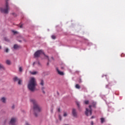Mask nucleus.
I'll list each match as a JSON object with an SVG mask.
<instances>
[{
	"label": "nucleus",
	"instance_id": "obj_22",
	"mask_svg": "<svg viewBox=\"0 0 125 125\" xmlns=\"http://www.w3.org/2000/svg\"><path fill=\"white\" fill-rule=\"evenodd\" d=\"M22 70H23V69H22V67H20L19 68V71H20V72H22Z\"/></svg>",
	"mask_w": 125,
	"mask_h": 125
},
{
	"label": "nucleus",
	"instance_id": "obj_40",
	"mask_svg": "<svg viewBox=\"0 0 125 125\" xmlns=\"http://www.w3.org/2000/svg\"><path fill=\"white\" fill-rule=\"evenodd\" d=\"M35 62H33V66H34V65H35Z\"/></svg>",
	"mask_w": 125,
	"mask_h": 125
},
{
	"label": "nucleus",
	"instance_id": "obj_41",
	"mask_svg": "<svg viewBox=\"0 0 125 125\" xmlns=\"http://www.w3.org/2000/svg\"><path fill=\"white\" fill-rule=\"evenodd\" d=\"M0 49H1V46H0Z\"/></svg>",
	"mask_w": 125,
	"mask_h": 125
},
{
	"label": "nucleus",
	"instance_id": "obj_25",
	"mask_svg": "<svg viewBox=\"0 0 125 125\" xmlns=\"http://www.w3.org/2000/svg\"><path fill=\"white\" fill-rule=\"evenodd\" d=\"M13 33H14V34H17V31H15L14 30L12 31Z\"/></svg>",
	"mask_w": 125,
	"mask_h": 125
},
{
	"label": "nucleus",
	"instance_id": "obj_3",
	"mask_svg": "<svg viewBox=\"0 0 125 125\" xmlns=\"http://www.w3.org/2000/svg\"><path fill=\"white\" fill-rule=\"evenodd\" d=\"M95 106H96V103L93 102L92 103V105H90L89 106V109L86 108V111L85 112L86 116H91V115H92V109H91V107H95Z\"/></svg>",
	"mask_w": 125,
	"mask_h": 125
},
{
	"label": "nucleus",
	"instance_id": "obj_45",
	"mask_svg": "<svg viewBox=\"0 0 125 125\" xmlns=\"http://www.w3.org/2000/svg\"><path fill=\"white\" fill-rule=\"evenodd\" d=\"M121 56H123V55H121Z\"/></svg>",
	"mask_w": 125,
	"mask_h": 125
},
{
	"label": "nucleus",
	"instance_id": "obj_34",
	"mask_svg": "<svg viewBox=\"0 0 125 125\" xmlns=\"http://www.w3.org/2000/svg\"><path fill=\"white\" fill-rule=\"evenodd\" d=\"M42 92H43V93H45V92L44 91V90H42Z\"/></svg>",
	"mask_w": 125,
	"mask_h": 125
},
{
	"label": "nucleus",
	"instance_id": "obj_23",
	"mask_svg": "<svg viewBox=\"0 0 125 125\" xmlns=\"http://www.w3.org/2000/svg\"><path fill=\"white\" fill-rule=\"evenodd\" d=\"M67 113L65 112L64 114H63V117H67Z\"/></svg>",
	"mask_w": 125,
	"mask_h": 125
},
{
	"label": "nucleus",
	"instance_id": "obj_2",
	"mask_svg": "<svg viewBox=\"0 0 125 125\" xmlns=\"http://www.w3.org/2000/svg\"><path fill=\"white\" fill-rule=\"evenodd\" d=\"M30 102L33 104V109L35 113L36 112L39 113L42 111V108L38 104V103H37V101H36V100L31 99Z\"/></svg>",
	"mask_w": 125,
	"mask_h": 125
},
{
	"label": "nucleus",
	"instance_id": "obj_16",
	"mask_svg": "<svg viewBox=\"0 0 125 125\" xmlns=\"http://www.w3.org/2000/svg\"><path fill=\"white\" fill-rule=\"evenodd\" d=\"M75 87L76 88H78V89H80L81 88V86H80V85H79V84H77L75 86Z\"/></svg>",
	"mask_w": 125,
	"mask_h": 125
},
{
	"label": "nucleus",
	"instance_id": "obj_27",
	"mask_svg": "<svg viewBox=\"0 0 125 125\" xmlns=\"http://www.w3.org/2000/svg\"><path fill=\"white\" fill-rule=\"evenodd\" d=\"M42 90H44V87L42 86Z\"/></svg>",
	"mask_w": 125,
	"mask_h": 125
},
{
	"label": "nucleus",
	"instance_id": "obj_43",
	"mask_svg": "<svg viewBox=\"0 0 125 125\" xmlns=\"http://www.w3.org/2000/svg\"><path fill=\"white\" fill-rule=\"evenodd\" d=\"M38 64L40 65V63L39 62H38Z\"/></svg>",
	"mask_w": 125,
	"mask_h": 125
},
{
	"label": "nucleus",
	"instance_id": "obj_1",
	"mask_svg": "<svg viewBox=\"0 0 125 125\" xmlns=\"http://www.w3.org/2000/svg\"><path fill=\"white\" fill-rule=\"evenodd\" d=\"M37 85H38V84L37 83L36 78L34 77L30 78L27 85L28 89H29L30 91H35Z\"/></svg>",
	"mask_w": 125,
	"mask_h": 125
},
{
	"label": "nucleus",
	"instance_id": "obj_35",
	"mask_svg": "<svg viewBox=\"0 0 125 125\" xmlns=\"http://www.w3.org/2000/svg\"><path fill=\"white\" fill-rule=\"evenodd\" d=\"M61 69H62V70H63V69H64V67H61Z\"/></svg>",
	"mask_w": 125,
	"mask_h": 125
},
{
	"label": "nucleus",
	"instance_id": "obj_39",
	"mask_svg": "<svg viewBox=\"0 0 125 125\" xmlns=\"http://www.w3.org/2000/svg\"><path fill=\"white\" fill-rule=\"evenodd\" d=\"M79 83H82V80H81V79L79 81Z\"/></svg>",
	"mask_w": 125,
	"mask_h": 125
},
{
	"label": "nucleus",
	"instance_id": "obj_44",
	"mask_svg": "<svg viewBox=\"0 0 125 125\" xmlns=\"http://www.w3.org/2000/svg\"><path fill=\"white\" fill-rule=\"evenodd\" d=\"M48 64H49V63L48 62V63H47V65H48Z\"/></svg>",
	"mask_w": 125,
	"mask_h": 125
},
{
	"label": "nucleus",
	"instance_id": "obj_32",
	"mask_svg": "<svg viewBox=\"0 0 125 125\" xmlns=\"http://www.w3.org/2000/svg\"><path fill=\"white\" fill-rule=\"evenodd\" d=\"M58 112H60V108H59L58 109Z\"/></svg>",
	"mask_w": 125,
	"mask_h": 125
},
{
	"label": "nucleus",
	"instance_id": "obj_20",
	"mask_svg": "<svg viewBox=\"0 0 125 125\" xmlns=\"http://www.w3.org/2000/svg\"><path fill=\"white\" fill-rule=\"evenodd\" d=\"M52 39H53V40H55L56 39V37L54 35H52Z\"/></svg>",
	"mask_w": 125,
	"mask_h": 125
},
{
	"label": "nucleus",
	"instance_id": "obj_24",
	"mask_svg": "<svg viewBox=\"0 0 125 125\" xmlns=\"http://www.w3.org/2000/svg\"><path fill=\"white\" fill-rule=\"evenodd\" d=\"M59 120H60V121H61V120H62V118L61 117V115H59Z\"/></svg>",
	"mask_w": 125,
	"mask_h": 125
},
{
	"label": "nucleus",
	"instance_id": "obj_15",
	"mask_svg": "<svg viewBox=\"0 0 125 125\" xmlns=\"http://www.w3.org/2000/svg\"><path fill=\"white\" fill-rule=\"evenodd\" d=\"M6 64H7V65H10V64H11V62H10V60H7L6 62Z\"/></svg>",
	"mask_w": 125,
	"mask_h": 125
},
{
	"label": "nucleus",
	"instance_id": "obj_31",
	"mask_svg": "<svg viewBox=\"0 0 125 125\" xmlns=\"http://www.w3.org/2000/svg\"><path fill=\"white\" fill-rule=\"evenodd\" d=\"M25 125H29V123L26 122V123H25Z\"/></svg>",
	"mask_w": 125,
	"mask_h": 125
},
{
	"label": "nucleus",
	"instance_id": "obj_42",
	"mask_svg": "<svg viewBox=\"0 0 125 125\" xmlns=\"http://www.w3.org/2000/svg\"><path fill=\"white\" fill-rule=\"evenodd\" d=\"M20 42H21V41H19Z\"/></svg>",
	"mask_w": 125,
	"mask_h": 125
},
{
	"label": "nucleus",
	"instance_id": "obj_38",
	"mask_svg": "<svg viewBox=\"0 0 125 125\" xmlns=\"http://www.w3.org/2000/svg\"><path fill=\"white\" fill-rule=\"evenodd\" d=\"M91 124L92 125H93V122H91Z\"/></svg>",
	"mask_w": 125,
	"mask_h": 125
},
{
	"label": "nucleus",
	"instance_id": "obj_17",
	"mask_svg": "<svg viewBox=\"0 0 125 125\" xmlns=\"http://www.w3.org/2000/svg\"><path fill=\"white\" fill-rule=\"evenodd\" d=\"M0 69H2L3 70H4V67L2 64L0 63Z\"/></svg>",
	"mask_w": 125,
	"mask_h": 125
},
{
	"label": "nucleus",
	"instance_id": "obj_6",
	"mask_svg": "<svg viewBox=\"0 0 125 125\" xmlns=\"http://www.w3.org/2000/svg\"><path fill=\"white\" fill-rule=\"evenodd\" d=\"M16 122H17V119L16 118L13 117L11 119V120L10 121V124L14 125V124H15Z\"/></svg>",
	"mask_w": 125,
	"mask_h": 125
},
{
	"label": "nucleus",
	"instance_id": "obj_18",
	"mask_svg": "<svg viewBox=\"0 0 125 125\" xmlns=\"http://www.w3.org/2000/svg\"><path fill=\"white\" fill-rule=\"evenodd\" d=\"M21 83H22V80H19V81H18V84H21Z\"/></svg>",
	"mask_w": 125,
	"mask_h": 125
},
{
	"label": "nucleus",
	"instance_id": "obj_36",
	"mask_svg": "<svg viewBox=\"0 0 125 125\" xmlns=\"http://www.w3.org/2000/svg\"><path fill=\"white\" fill-rule=\"evenodd\" d=\"M51 112L52 113L53 112V109L51 110Z\"/></svg>",
	"mask_w": 125,
	"mask_h": 125
},
{
	"label": "nucleus",
	"instance_id": "obj_28",
	"mask_svg": "<svg viewBox=\"0 0 125 125\" xmlns=\"http://www.w3.org/2000/svg\"><path fill=\"white\" fill-rule=\"evenodd\" d=\"M34 115H35V117H38V114L37 113H36V112L34 113Z\"/></svg>",
	"mask_w": 125,
	"mask_h": 125
},
{
	"label": "nucleus",
	"instance_id": "obj_19",
	"mask_svg": "<svg viewBox=\"0 0 125 125\" xmlns=\"http://www.w3.org/2000/svg\"><path fill=\"white\" fill-rule=\"evenodd\" d=\"M89 101H84V104H89Z\"/></svg>",
	"mask_w": 125,
	"mask_h": 125
},
{
	"label": "nucleus",
	"instance_id": "obj_13",
	"mask_svg": "<svg viewBox=\"0 0 125 125\" xmlns=\"http://www.w3.org/2000/svg\"><path fill=\"white\" fill-rule=\"evenodd\" d=\"M14 49H17L19 48V46L17 44H15L14 45Z\"/></svg>",
	"mask_w": 125,
	"mask_h": 125
},
{
	"label": "nucleus",
	"instance_id": "obj_26",
	"mask_svg": "<svg viewBox=\"0 0 125 125\" xmlns=\"http://www.w3.org/2000/svg\"><path fill=\"white\" fill-rule=\"evenodd\" d=\"M5 52H8V48H6V49H5Z\"/></svg>",
	"mask_w": 125,
	"mask_h": 125
},
{
	"label": "nucleus",
	"instance_id": "obj_12",
	"mask_svg": "<svg viewBox=\"0 0 125 125\" xmlns=\"http://www.w3.org/2000/svg\"><path fill=\"white\" fill-rule=\"evenodd\" d=\"M40 84L42 86H43V85H44V82H43V80L42 79L41 80Z\"/></svg>",
	"mask_w": 125,
	"mask_h": 125
},
{
	"label": "nucleus",
	"instance_id": "obj_29",
	"mask_svg": "<svg viewBox=\"0 0 125 125\" xmlns=\"http://www.w3.org/2000/svg\"><path fill=\"white\" fill-rule=\"evenodd\" d=\"M14 108H15V106H14V105H13L12 106V109H14Z\"/></svg>",
	"mask_w": 125,
	"mask_h": 125
},
{
	"label": "nucleus",
	"instance_id": "obj_5",
	"mask_svg": "<svg viewBox=\"0 0 125 125\" xmlns=\"http://www.w3.org/2000/svg\"><path fill=\"white\" fill-rule=\"evenodd\" d=\"M42 54H43V55L45 56V54H44L43 51H42V50H39L35 53L34 56L36 58H37L38 57H40V56L42 55Z\"/></svg>",
	"mask_w": 125,
	"mask_h": 125
},
{
	"label": "nucleus",
	"instance_id": "obj_30",
	"mask_svg": "<svg viewBox=\"0 0 125 125\" xmlns=\"http://www.w3.org/2000/svg\"><path fill=\"white\" fill-rule=\"evenodd\" d=\"M20 27L21 28H23V25H22V24L20 26Z\"/></svg>",
	"mask_w": 125,
	"mask_h": 125
},
{
	"label": "nucleus",
	"instance_id": "obj_37",
	"mask_svg": "<svg viewBox=\"0 0 125 125\" xmlns=\"http://www.w3.org/2000/svg\"><path fill=\"white\" fill-rule=\"evenodd\" d=\"M94 117L92 116V117H91V119H94Z\"/></svg>",
	"mask_w": 125,
	"mask_h": 125
},
{
	"label": "nucleus",
	"instance_id": "obj_21",
	"mask_svg": "<svg viewBox=\"0 0 125 125\" xmlns=\"http://www.w3.org/2000/svg\"><path fill=\"white\" fill-rule=\"evenodd\" d=\"M76 104L78 107V108H80V103L79 102H76Z\"/></svg>",
	"mask_w": 125,
	"mask_h": 125
},
{
	"label": "nucleus",
	"instance_id": "obj_14",
	"mask_svg": "<svg viewBox=\"0 0 125 125\" xmlns=\"http://www.w3.org/2000/svg\"><path fill=\"white\" fill-rule=\"evenodd\" d=\"M20 79H18V77H15L14 78V82H18V81Z\"/></svg>",
	"mask_w": 125,
	"mask_h": 125
},
{
	"label": "nucleus",
	"instance_id": "obj_33",
	"mask_svg": "<svg viewBox=\"0 0 125 125\" xmlns=\"http://www.w3.org/2000/svg\"><path fill=\"white\" fill-rule=\"evenodd\" d=\"M13 15H14V16H16V14H15V13H13Z\"/></svg>",
	"mask_w": 125,
	"mask_h": 125
},
{
	"label": "nucleus",
	"instance_id": "obj_11",
	"mask_svg": "<svg viewBox=\"0 0 125 125\" xmlns=\"http://www.w3.org/2000/svg\"><path fill=\"white\" fill-rule=\"evenodd\" d=\"M30 73L31 75H37V74H38V72H37V71H30Z\"/></svg>",
	"mask_w": 125,
	"mask_h": 125
},
{
	"label": "nucleus",
	"instance_id": "obj_9",
	"mask_svg": "<svg viewBox=\"0 0 125 125\" xmlns=\"http://www.w3.org/2000/svg\"><path fill=\"white\" fill-rule=\"evenodd\" d=\"M0 101L2 102L3 103H5L6 101V99H5V97H2L0 99Z\"/></svg>",
	"mask_w": 125,
	"mask_h": 125
},
{
	"label": "nucleus",
	"instance_id": "obj_8",
	"mask_svg": "<svg viewBox=\"0 0 125 125\" xmlns=\"http://www.w3.org/2000/svg\"><path fill=\"white\" fill-rule=\"evenodd\" d=\"M57 71L58 74H59V75H60L61 76H64V72H63L62 71H60L59 70V69H58V68H57Z\"/></svg>",
	"mask_w": 125,
	"mask_h": 125
},
{
	"label": "nucleus",
	"instance_id": "obj_7",
	"mask_svg": "<svg viewBox=\"0 0 125 125\" xmlns=\"http://www.w3.org/2000/svg\"><path fill=\"white\" fill-rule=\"evenodd\" d=\"M72 115L73 117H77V111L76 110V109L73 108L72 109Z\"/></svg>",
	"mask_w": 125,
	"mask_h": 125
},
{
	"label": "nucleus",
	"instance_id": "obj_10",
	"mask_svg": "<svg viewBox=\"0 0 125 125\" xmlns=\"http://www.w3.org/2000/svg\"><path fill=\"white\" fill-rule=\"evenodd\" d=\"M106 122V120H105V118H101V124H103Z\"/></svg>",
	"mask_w": 125,
	"mask_h": 125
},
{
	"label": "nucleus",
	"instance_id": "obj_4",
	"mask_svg": "<svg viewBox=\"0 0 125 125\" xmlns=\"http://www.w3.org/2000/svg\"><path fill=\"white\" fill-rule=\"evenodd\" d=\"M9 6L8 5V0H6L5 4V8L3 9L2 8H0V12L2 13H5V14H7L8 13V10H9Z\"/></svg>",
	"mask_w": 125,
	"mask_h": 125
}]
</instances>
